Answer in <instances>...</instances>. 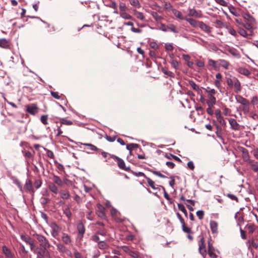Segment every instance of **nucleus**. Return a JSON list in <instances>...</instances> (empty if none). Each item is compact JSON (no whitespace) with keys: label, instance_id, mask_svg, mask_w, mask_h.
I'll return each instance as SVG.
<instances>
[{"label":"nucleus","instance_id":"1","mask_svg":"<svg viewBox=\"0 0 258 258\" xmlns=\"http://www.w3.org/2000/svg\"><path fill=\"white\" fill-rule=\"evenodd\" d=\"M236 21L238 23L241 24L245 29L248 30H251L254 25L255 20L253 17H244L243 21L241 23L238 19Z\"/></svg>","mask_w":258,"mask_h":258},{"label":"nucleus","instance_id":"2","mask_svg":"<svg viewBox=\"0 0 258 258\" xmlns=\"http://www.w3.org/2000/svg\"><path fill=\"white\" fill-rule=\"evenodd\" d=\"M33 236L37 239L40 243V246L43 249H46L49 247L50 244L49 241L44 236L36 233H34Z\"/></svg>","mask_w":258,"mask_h":258},{"label":"nucleus","instance_id":"3","mask_svg":"<svg viewBox=\"0 0 258 258\" xmlns=\"http://www.w3.org/2000/svg\"><path fill=\"white\" fill-rule=\"evenodd\" d=\"M199 250L200 253L203 256V258H206L207 255V251L206 244L205 243V239L203 236L201 237L200 240L199 242Z\"/></svg>","mask_w":258,"mask_h":258},{"label":"nucleus","instance_id":"4","mask_svg":"<svg viewBox=\"0 0 258 258\" xmlns=\"http://www.w3.org/2000/svg\"><path fill=\"white\" fill-rule=\"evenodd\" d=\"M51 231V234L53 237L56 238L59 234L60 228L55 223H51L49 225Z\"/></svg>","mask_w":258,"mask_h":258},{"label":"nucleus","instance_id":"5","mask_svg":"<svg viewBox=\"0 0 258 258\" xmlns=\"http://www.w3.org/2000/svg\"><path fill=\"white\" fill-rule=\"evenodd\" d=\"M165 7L169 13L168 15L173 14L175 16H180V12L174 9L170 4H166Z\"/></svg>","mask_w":258,"mask_h":258},{"label":"nucleus","instance_id":"6","mask_svg":"<svg viewBox=\"0 0 258 258\" xmlns=\"http://www.w3.org/2000/svg\"><path fill=\"white\" fill-rule=\"evenodd\" d=\"M112 157L113 159L116 160L117 162V165L120 168H121L122 169H124L126 171L128 170L129 168L125 167V163L122 159H121V158H120L117 156H115L114 155L112 156Z\"/></svg>","mask_w":258,"mask_h":258},{"label":"nucleus","instance_id":"7","mask_svg":"<svg viewBox=\"0 0 258 258\" xmlns=\"http://www.w3.org/2000/svg\"><path fill=\"white\" fill-rule=\"evenodd\" d=\"M235 93H239L241 90V84L239 81L235 77H234V84L233 87Z\"/></svg>","mask_w":258,"mask_h":258},{"label":"nucleus","instance_id":"8","mask_svg":"<svg viewBox=\"0 0 258 258\" xmlns=\"http://www.w3.org/2000/svg\"><path fill=\"white\" fill-rule=\"evenodd\" d=\"M2 250L3 253L6 256V258H14V254L6 246L4 245L2 246Z\"/></svg>","mask_w":258,"mask_h":258},{"label":"nucleus","instance_id":"9","mask_svg":"<svg viewBox=\"0 0 258 258\" xmlns=\"http://www.w3.org/2000/svg\"><path fill=\"white\" fill-rule=\"evenodd\" d=\"M27 111L29 113L34 115L38 111V107L36 104H32L27 106Z\"/></svg>","mask_w":258,"mask_h":258},{"label":"nucleus","instance_id":"10","mask_svg":"<svg viewBox=\"0 0 258 258\" xmlns=\"http://www.w3.org/2000/svg\"><path fill=\"white\" fill-rule=\"evenodd\" d=\"M250 102L247 101L244 103L239 107V108L243 111V113L245 115L249 113Z\"/></svg>","mask_w":258,"mask_h":258},{"label":"nucleus","instance_id":"11","mask_svg":"<svg viewBox=\"0 0 258 258\" xmlns=\"http://www.w3.org/2000/svg\"><path fill=\"white\" fill-rule=\"evenodd\" d=\"M215 116L216 117V118L218 120V121L222 125H225L226 123V121L224 120L223 118L222 117L221 113V111L220 110H217L215 111Z\"/></svg>","mask_w":258,"mask_h":258},{"label":"nucleus","instance_id":"12","mask_svg":"<svg viewBox=\"0 0 258 258\" xmlns=\"http://www.w3.org/2000/svg\"><path fill=\"white\" fill-rule=\"evenodd\" d=\"M229 122L230 124L231 127L235 131L239 130L240 129V125L237 122L236 120L234 118H229Z\"/></svg>","mask_w":258,"mask_h":258},{"label":"nucleus","instance_id":"13","mask_svg":"<svg viewBox=\"0 0 258 258\" xmlns=\"http://www.w3.org/2000/svg\"><path fill=\"white\" fill-rule=\"evenodd\" d=\"M34 253L37 254V258H44V257L47 254L48 251L46 249H43L41 250H34Z\"/></svg>","mask_w":258,"mask_h":258},{"label":"nucleus","instance_id":"14","mask_svg":"<svg viewBox=\"0 0 258 258\" xmlns=\"http://www.w3.org/2000/svg\"><path fill=\"white\" fill-rule=\"evenodd\" d=\"M180 18H183L184 17H179ZM187 22H188L191 26L196 27L199 26L200 22H199L191 17H184Z\"/></svg>","mask_w":258,"mask_h":258},{"label":"nucleus","instance_id":"15","mask_svg":"<svg viewBox=\"0 0 258 258\" xmlns=\"http://www.w3.org/2000/svg\"><path fill=\"white\" fill-rule=\"evenodd\" d=\"M208 100L207 102V105L209 107L213 106L216 102V98L213 95L208 94Z\"/></svg>","mask_w":258,"mask_h":258},{"label":"nucleus","instance_id":"16","mask_svg":"<svg viewBox=\"0 0 258 258\" xmlns=\"http://www.w3.org/2000/svg\"><path fill=\"white\" fill-rule=\"evenodd\" d=\"M97 207L98 209L97 212V214L98 216L101 218H104L105 217V208L100 204H98Z\"/></svg>","mask_w":258,"mask_h":258},{"label":"nucleus","instance_id":"17","mask_svg":"<svg viewBox=\"0 0 258 258\" xmlns=\"http://www.w3.org/2000/svg\"><path fill=\"white\" fill-rule=\"evenodd\" d=\"M210 228L213 233L218 232V223L217 222L212 220L210 222Z\"/></svg>","mask_w":258,"mask_h":258},{"label":"nucleus","instance_id":"18","mask_svg":"<svg viewBox=\"0 0 258 258\" xmlns=\"http://www.w3.org/2000/svg\"><path fill=\"white\" fill-rule=\"evenodd\" d=\"M10 42L5 38L0 39V47L4 48H8L10 47Z\"/></svg>","mask_w":258,"mask_h":258},{"label":"nucleus","instance_id":"19","mask_svg":"<svg viewBox=\"0 0 258 258\" xmlns=\"http://www.w3.org/2000/svg\"><path fill=\"white\" fill-rule=\"evenodd\" d=\"M248 164L254 171H258V163L257 162L253 160H248Z\"/></svg>","mask_w":258,"mask_h":258},{"label":"nucleus","instance_id":"20","mask_svg":"<svg viewBox=\"0 0 258 258\" xmlns=\"http://www.w3.org/2000/svg\"><path fill=\"white\" fill-rule=\"evenodd\" d=\"M59 193L61 198H62L63 200H68L71 197L70 192L68 190H61Z\"/></svg>","mask_w":258,"mask_h":258},{"label":"nucleus","instance_id":"21","mask_svg":"<svg viewBox=\"0 0 258 258\" xmlns=\"http://www.w3.org/2000/svg\"><path fill=\"white\" fill-rule=\"evenodd\" d=\"M237 71L240 74H242L245 76H248L250 75V72L247 69L244 68H239L237 69Z\"/></svg>","mask_w":258,"mask_h":258},{"label":"nucleus","instance_id":"22","mask_svg":"<svg viewBox=\"0 0 258 258\" xmlns=\"http://www.w3.org/2000/svg\"><path fill=\"white\" fill-rule=\"evenodd\" d=\"M62 240L66 244H70L72 242V240H71V239L70 236L68 234L64 233H62Z\"/></svg>","mask_w":258,"mask_h":258},{"label":"nucleus","instance_id":"23","mask_svg":"<svg viewBox=\"0 0 258 258\" xmlns=\"http://www.w3.org/2000/svg\"><path fill=\"white\" fill-rule=\"evenodd\" d=\"M48 188L54 194H57L58 193V189L57 187L52 182H50L48 184Z\"/></svg>","mask_w":258,"mask_h":258},{"label":"nucleus","instance_id":"24","mask_svg":"<svg viewBox=\"0 0 258 258\" xmlns=\"http://www.w3.org/2000/svg\"><path fill=\"white\" fill-rule=\"evenodd\" d=\"M77 229L79 233L82 236L85 233V229L82 222H80L77 225Z\"/></svg>","mask_w":258,"mask_h":258},{"label":"nucleus","instance_id":"25","mask_svg":"<svg viewBox=\"0 0 258 258\" xmlns=\"http://www.w3.org/2000/svg\"><path fill=\"white\" fill-rule=\"evenodd\" d=\"M235 99L237 103H240L241 105L243 104L244 103L249 101L246 99L243 98L240 95H237L235 96Z\"/></svg>","mask_w":258,"mask_h":258},{"label":"nucleus","instance_id":"26","mask_svg":"<svg viewBox=\"0 0 258 258\" xmlns=\"http://www.w3.org/2000/svg\"><path fill=\"white\" fill-rule=\"evenodd\" d=\"M235 99L237 103H240L241 105L243 104L244 103L249 101L246 99L243 98L240 95H237L235 96Z\"/></svg>","mask_w":258,"mask_h":258},{"label":"nucleus","instance_id":"27","mask_svg":"<svg viewBox=\"0 0 258 258\" xmlns=\"http://www.w3.org/2000/svg\"><path fill=\"white\" fill-rule=\"evenodd\" d=\"M57 249L61 252L69 253L70 251L62 244L58 243L56 245Z\"/></svg>","mask_w":258,"mask_h":258},{"label":"nucleus","instance_id":"28","mask_svg":"<svg viewBox=\"0 0 258 258\" xmlns=\"http://www.w3.org/2000/svg\"><path fill=\"white\" fill-rule=\"evenodd\" d=\"M198 26H199L203 30L207 33L211 32L210 28L208 26H207V25L202 22H200Z\"/></svg>","mask_w":258,"mask_h":258},{"label":"nucleus","instance_id":"29","mask_svg":"<svg viewBox=\"0 0 258 258\" xmlns=\"http://www.w3.org/2000/svg\"><path fill=\"white\" fill-rule=\"evenodd\" d=\"M189 85L192 87V88L196 91L198 93L200 94L201 91V89L199 88V87L192 81H190L189 82Z\"/></svg>","mask_w":258,"mask_h":258},{"label":"nucleus","instance_id":"30","mask_svg":"<svg viewBox=\"0 0 258 258\" xmlns=\"http://www.w3.org/2000/svg\"><path fill=\"white\" fill-rule=\"evenodd\" d=\"M52 180L54 181V182L55 183L57 184L58 185L60 186H62L63 182L59 177L54 175L53 176Z\"/></svg>","mask_w":258,"mask_h":258},{"label":"nucleus","instance_id":"31","mask_svg":"<svg viewBox=\"0 0 258 258\" xmlns=\"http://www.w3.org/2000/svg\"><path fill=\"white\" fill-rule=\"evenodd\" d=\"M219 64L225 69H228L229 63L225 60L220 59L219 60Z\"/></svg>","mask_w":258,"mask_h":258},{"label":"nucleus","instance_id":"32","mask_svg":"<svg viewBox=\"0 0 258 258\" xmlns=\"http://www.w3.org/2000/svg\"><path fill=\"white\" fill-rule=\"evenodd\" d=\"M98 246L100 249H105L108 248V245L106 242L102 240L101 242H99Z\"/></svg>","mask_w":258,"mask_h":258},{"label":"nucleus","instance_id":"33","mask_svg":"<svg viewBox=\"0 0 258 258\" xmlns=\"http://www.w3.org/2000/svg\"><path fill=\"white\" fill-rule=\"evenodd\" d=\"M177 206H178L179 210H180L182 213H183L185 216H187V212L184 205L181 204H178Z\"/></svg>","mask_w":258,"mask_h":258},{"label":"nucleus","instance_id":"34","mask_svg":"<svg viewBox=\"0 0 258 258\" xmlns=\"http://www.w3.org/2000/svg\"><path fill=\"white\" fill-rule=\"evenodd\" d=\"M147 181L149 185L154 189H157V187L155 186V182L152 180L150 178L146 177Z\"/></svg>","mask_w":258,"mask_h":258},{"label":"nucleus","instance_id":"35","mask_svg":"<svg viewBox=\"0 0 258 258\" xmlns=\"http://www.w3.org/2000/svg\"><path fill=\"white\" fill-rule=\"evenodd\" d=\"M226 82H227L228 86L229 87L232 88L233 84H234V77H233L232 78H226Z\"/></svg>","mask_w":258,"mask_h":258},{"label":"nucleus","instance_id":"36","mask_svg":"<svg viewBox=\"0 0 258 258\" xmlns=\"http://www.w3.org/2000/svg\"><path fill=\"white\" fill-rule=\"evenodd\" d=\"M243 158L244 160L248 163V160H250L249 159V155L248 153L247 150L244 149L243 150Z\"/></svg>","mask_w":258,"mask_h":258},{"label":"nucleus","instance_id":"37","mask_svg":"<svg viewBox=\"0 0 258 258\" xmlns=\"http://www.w3.org/2000/svg\"><path fill=\"white\" fill-rule=\"evenodd\" d=\"M131 4L136 8H140L141 7L139 0H131Z\"/></svg>","mask_w":258,"mask_h":258},{"label":"nucleus","instance_id":"38","mask_svg":"<svg viewBox=\"0 0 258 258\" xmlns=\"http://www.w3.org/2000/svg\"><path fill=\"white\" fill-rule=\"evenodd\" d=\"M82 145H85V146H88L90 148V149L92 151H97L98 150L97 148L94 145L91 144H89V143H83V144H82Z\"/></svg>","mask_w":258,"mask_h":258},{"label":"nucleus","instance_id":"39","mask_svg":"<svg viewBox=\"0 0 258 258\" xmlns=\"http://www.w3.org/2000/svg\"><path fill=\"white\" fill-rule=\"evenodd\" d=\"M21 238L23 241H24L27 243H30L31 241V239L30 237L24 235H21Z\"/></svg>","mask_w":258,"mask_h":258},{"label":"nucleus","instance_id":"40","mask_svg":"<svg viewBox=\"0 0 258 258\" xmlns=\"http://www.w3.org/2000/svg\"><path fill=\"white\" fill-rule=\"evenodd\" d=\"M25 186L26 188L27 189H28V190H29V191L31 190L32 188V185L31 182L29 180H27L26 182Z\"/></svg>","mask_w":258,"mask_h":258},{"label":"nucleus","instance_id":"41","mask_svg":"<svg viewBox=\"0 0 258 258\" xmlns=\"http://www.w3.org/2000/svg\"><path fill=\"white\" fill-rule=\"evenodd\" d=\"M170 63L172 67L176 69L178 67V62L176 60L172 59L170 61Z\"/></svg>","mask_w":258,"mask_h":258},{"label":"nucleus","instance_id":"42","mask_svg":"<svg viewBox=\"0 0 258 258\" xmlns=\"http://www.w3.org/2000/svg\"><path fill=\"white\" fill-rule=\"evenodd\" d=\"M247 227L249 230V232L252 233L255 230V226L253 224L247 225Z\"/></svg>","mask_w":258,"mask_h":258},{"label":"nucleus","instance_id":"43","mask_svg":"<svg viewBox=\"0 0 258 258\" xmlns=\"http://www.w3.org/2000/svg\"><path fill=\"white\" fill-rule=\"evenodd\" d=\"M249 116L254 120H258V113L255 112L249 113Z\"/></svg>","mask_w":258,"mask_h":258},{"label":"nucleus","instance_id":"44","mask_svg":"<svg viewBox=\"0 0 258 258\" xmlns=\"http://www.w3.org/2000/svg\"><path fill=\"white\" fill-rule=\"evenodd\" d=\"M182 229L185 233H190L191 232V229L186 227L185 224H184V225H182Z\"/></svg>","mask_w":258,"mask_h":258},{"label":"nucleus","instance_id":"45","mask_svg":"<svg viewBox=\"0 0 258 258\" xmlns=\"http://www.w3.org/2000/svg\"><path fill=\"white\" fill-rule=\"evenodd\" d=\"M138 147V145L136 144H130L126 146V149L128 150H132L134 148H137Z\"/></svg>","mask_w":258,"mask_h":258},{"label":"nucleus","instance_id":"46","mask_svg":"<svg viewBox=\"0 0 258 258\" xmlns=\"http://www.w3.org/2000/svg\"><path fill=\"white\" fill-rule=\"evenodd\" d=\"M208 253L210 258H217V255L214 252V250H208Z\"/></svg>","mask_w":258,"mask_h":258},{"label":"nucleus","instance_id":"47","mask_svg":"<svg viewBox=\"0 0 258 258\" xmlns=\"http://www.w3.org/2000/svg\"><path fill=\"white\" fill-rule=\"evenodd\" d=\"M205 92L210 95H214L216 94V91L214 89H209V88L205 89Z\"/></svg>","mask_w":258,"mask_h":258},{"label":"nucleus","instance_id":"48","mask_svg":"<svg viewBox=\"0 0 258 258\" xmlns=\"http://www.w3.org/2000/svg\"><path fill=\"white\" fill-rule=\"evenodd\" d=\"M196 214L199 218L201 220L204 217V212L202 210H199L197 212Z\"/></svg>","mask_w":258,"mask_h":258},{"label":"nucleus","instance_id":"49","mask_svg":"<svg viewBox=\"0 0 258 258\" xmlns=\"http://www.w3.org/2000/svg\"><path fill=\"white\" fill-rule=\"evenodd\" d=\"M64 214L65 215L69 218H71L72 216L71 212L69 208L66 209L63 211Z\"/></svg>","mask_w":258,"mask_h":258},{"label":"nucleus","instance_id":"50","mask_svg":"<svg viewBox=\"0 0 258 258\" xmlns=\"http://www.w3.org/2000/svg\"><path fill=\"white\" fill-rule=\"evenodd\" d=\"M47 118V115H42L41 117V121L44 124H47L48 123Z\"/></svg>","mask_w":258,"mask_h":258},{"label":"nucleus","instance_id":"51","mask_svg":"<svg viewBox=\"0 0 258 258\" xmlns=\"http://www.w3.org/2000/svg\"><path fill=\"white\" fill-rule=\"evenodd\" d=\"M92 239L96 242H97L98 244L99 243V242H101L102 240H101L100 239V238L99 237V236L97 235H93L92 236Z\"/></svg>","mask_w":258,"mask_h":258},{"label":"nucleus","instance_id":"52","mask_svg":"<svg viewBox=\"0 0 258 258\" xmlns=\"http://www.w3.org/2000/svg\"><path fill=\"white\" fill-rule=\"evenodd\" d=\"M28 244L30 246L31 250L32 251H33V252H34V250H38L37 248H35L36 245H35L34 242L32 240H31V242L30 243H29Z\"/></svg>","mask_w":258,"mask_h":258},{"label":"nucleus","instance_id":"53","mask_svg":"<svg viewBox=\"0 0 258 258\" xmlns=\"http://www.w3.org/2000/svg\"><path fill=\"white\" fill-rule=\"evenodd\" d=\"M152 172L154 174H155V175H157V176H159V177H161V178H166V176L164 175L163 174H161L160 172H158V171H152Z\"/></svg>","mask_w":258,"mask_h":258},{"label":"nucleus","instance_id":"54","mask_svg":"<svg viewBox=\"0 0 258 258\" xmlns=\"http://www.w3.org/2000/svg\"><path fill=\"white\" fill-rule=\"evenodd\" d=\"M51 94L55 99H59L60 98V96L57 92H51Z\"/></svg>","mask_w":258,"mask_h":258},{"label":"nucleus","instance_id":"55","mask_svg":"<svg viewBox=\"0 0 258 258\" xmlns=\"http://www.w3.org/2000/svg\"><path fill=\"white\" fill-rule=\"evenodd\" d=\"M239 33L240 34V35L246 37L247 36V32L246 31L243 29H240L239 31Z\"/></svg>","mask_w":258,"mask_h":258},{"label":"nucleus","instance_id":"56","mask_svg":"<svg viewBox=\"0 0 258 258\" xmlns=\"http://www.w3.org/2000/svg\"><path fill=\"white\" fill-rule=\"evenodd\" d=\"M165 49L167 51H172L173 47L171 44L167 43L165 44Z\"/></svg>","mask_w":258,"mask_h":258},{"label":"nucleus","instance_id":"57","mask_svg":"<svg viewBox=\"0 0 258 258\" xmlns=\"http://www.w3.org/2000/svg\"><path fill=\"white\" fill-rule=\"evenodd\" d=\"M131 256L134 257V258H137L138 257V254L137 253H136V252L135 251H129V254H128Z\"/></svg>","mask_w":258,"mask_h":258},{"label":"nucleus","instance_id":"58","mask_svg":"<svg viewBox=\"0 0 258 258\" xmlns=\"http://www.w3.org/2000/svg\"><path fill=\"white\" fill-rule=\"evenodd\" d=\"M74 256L75 258H84L82 254L77 251L74 252Z\"/></svg>","mask_w":258,"mask_h":258},{"label":"nucleus","instance_id":"59","mask_svg":"<svg viewBox=\"0 0 258 258\" xmlns=\"http://www.w3.org/2000/svg\"><path fill=\"white\" fill-rule=\"evenodd\" d=\"M187 166L190 169V170H194V168H195V165H194V163L192 162V161H189L187 164Z\"/></svg>","mask_w":258,"mask_h":258},{"label":"nucleus","instance_id":"60","mask_svg":"<svg viewBox=\"0 0 258 258\" xmlns=\"http://www.w3.org/2000/svg\"><path fill=\"white\" fill-rule=\"evenodd\" d=\"M228 32L231 35H232L234 36H237V33H236V31L235 30H234L233 28H229L228 30Z\"/></svg>","mask_w":258,"mask_h":258},{"label":"nucleus","instance_id":"61","mask_svg":"<svg viewBox=\"0 0 258 258\" xmlns=\"http://www.w3.org/2000/svg\"><path fill=\"white\" fill-rule=\"evenodd\" d=\"M250 245L253 248L257 249L258 248V242H255L254 240H252L250 242Z\"/></svg>","mask_w":258,"mask_h":258},{"label":"nucleus","instance_id":"62","mask_svg":"<svg viewBox=\"0 0 258 258\" xmlns=\"http://www.w3.org/2000/svg\"><path fill=\"white\" fill-rule=\"evenodd\" d=\"M166 165L170 168H173L175 166V164L170 161H168L166 163Z\"/></svg>","mask_w":258,"mask_h":258},{"label":"nucleus","instance_id":"63","mask_svg":"<svg viewBox=\"0 0 258 258\" xmlns=\"http://www.w3.org/2000/svg\"><path fill=\"white\" fill-rule=\"evenodd\" d=\"M208 64L209 66H212L214 68H215L216 67V61L214 60H212V59H209L208 60Z\"/></svg>","mask_w":258,"mask_h":258},{"label":"nucleus","instance_id":"64","mask_svg":"<svg viewBox=\"0 0 258 258\" xmlns=\"http://www.w3.org/2000/svg\"><path fill=\"white\" fill-rule=\"evenodd\" d=\"M253 156L257 159H258V149H254L252 151Z\"/></svg>","mask_w":258,"mask_h":258}]
</instances>
